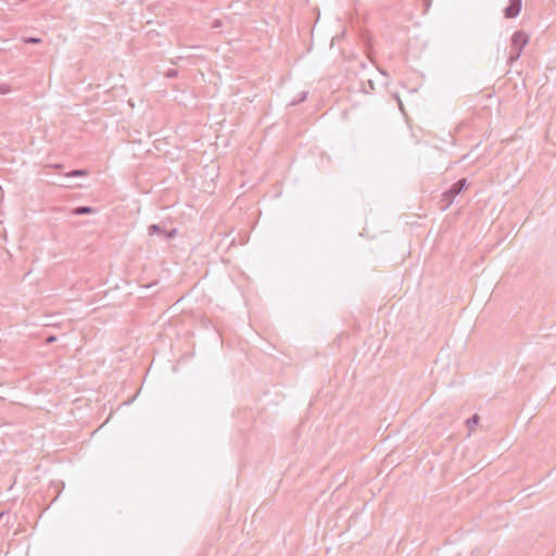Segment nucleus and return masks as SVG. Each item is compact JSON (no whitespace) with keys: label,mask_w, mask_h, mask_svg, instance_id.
Segmentation results:
<instances>
[{"label":"nucleus","mask_w":556,"mask_h":556,"mask_svg":"<svg viewBox=\"0 0 556 556\" xmlns=\"http://www.w3.org/2000/svg\"><path fill=\"white\" fill-rule=\"evenodd\" d=\"M422 4H424V12L427 13L429 11V9L431 8L432 0H422Z\"/></svg>","instance_id":"nucleus-14"},{"label":"nucleus","mask_w":556,"mask_h":556,"mask_svg":"<svg viewBox=\"0 0 556 556\" xmlns=\"http://www.w3.org/2000/svg\"><path fill=\"white\" fill-rule=\"evenodd\" d=\"M522 8V0H509L508 5L504 9V16L506 18L517 17Z\"/></svg>","instance_id":"nucleus-3"},{"label":"nucleus","mask_w":556,"mask_h":556,"mask_svg":"<svg viewBox=\"0 0 556 556\" xmlns=\"http://www.w3.org/2000/svg\"><path fill=\"white\" fill-rule=\"evenodd\" d=\"M307 94L308 92L307 91H302L300 92L291 102H290V105L294 106V105H298L302 102H304L307 98Z\"/></svg>","instance_id":"nucleus-7"},{"label":"nucleus","mask_w":556,"mask_h":556,"mask_svg":"<svg viewBox=\"0 0 556 556\" xmlns=\"http://www.w3.org/2000/svg\"><path fill=\"white\" fill-rule=\"evenodd\" d=\"M466 178H462L453 184L446 191L441 195V200L438 202L441 211L447 210L454 202L455 198L464 190L468 188Z\"/></svg>","instance_id":"nucleus-1"},{"label":"nucleus","mask_w":556,"mask_h":556,"mask_svg":"<svg viewBox=\"0 0 556 556\" xmlns=\"http://www.w3.org/2000/svg\"><path fill=\"white\" fill-rule=\"evenodd\" d=\"M96 210L91 206H76L71 211L72 215L79 216V215H87L94 213Z\"/></svg>","instance_id":"nucleus-4"},{"label":"nucleus","mask_w":556,"mask_h":556,"mask_svg":"<svg viewBox=\"0 0 556 556\" xmlns=\"http://www.w3.org/2000/svg\"><path fill=\"white\" fill-rule=\"evenodd\" d=\"M45 167H51V168H54V169H58V170H62L64 166L61 163H56V164L46 165Z\"/></svg>","instance_id":"nucleus-15"},{"label":"nucleus","mask_w":556,"mask_h":556,"mask_svg":"<svg viewBox=\"0 0 556 556\" xmlns=\"http://www.w3.org/2000/svg\"><path fill=\"white\" fill-rule=\"evenodd\" d=\"M88 175H89V170L85 169V168L73 169V170L64 174V176L72 177V178H75V177H86Z\"/></svg>","instance_id":"nucleus-5"},{"label":"nucleus","mask_w":556,"mask_h":556,"mask_svg":"<svg viewBox=\"0 0 556 556\" xmlns=\"http://www.w3.org/2000/svg\"><path fill=\"white\" fill-rule=\"evenodd\" d=\"M224 25V22L219 18L213 21L211 27L214 29L220 28Z\"/></svg>","instance_id":"nucleus-13"},{"label":"nucleus","mask_w":556,"mask_h":556,"mask_svg":"<svg viewBox=\"0 0 556 556\" xmlns=\"http://www.w3.org/2000/svg\"><path fill=\"white\" fill-rule=\"evenodd\" d=\"M11 92V87L8 84H0V94H7Z\"/></svg>","instance_id":"nucleus-10"},{"label":"nucleus","mask_w":556,"mask_h":556,"mask_svg":"<svg viewBox=\"0 0 556 556\" xmlns=\"http://www.w3.org/2000/svg\"><path fill=\"white\" fill-rule=\"evenodd\" d=\"M160 142H161V143H163V144H166V143H167V141H166V140H163V141H160Z\"/></svg>","instance_id":"nucleus-18"},{"label":"nucleus","mask_w":556,"mask_h":556,"mask_svg":"<svg viewBox=\"0 0 556 556\" xmlns=\"http://www.w3.org/2000/svg\"><path fill=\"white\" fill-rule=\"evenodd\" d=\"M176 232H177L176 229H173L169 231L165 230L163 236L166 240H168V239H173L176 236Z\"/></svg>","instance_id":"nucleus-12"},{"label":"nucleus","mask_w":556,"mask_h":556,"mask_svg":"<svg viewBox=\"0 0 556 556\" xmlns=\"http://www.w3.org/2000/svg\"><path fill=\"white\" fill-rule=\"evenodd\" d=\"M164 232H165V229H163V228H162L160 225H157V224H152V225H150V226L148 227V233H149V236H153V235H155V233H157V235H162V236H163V235H164Z\"/></svg>","instance_id":"nucleus-6"},{"label":"nucleus","mask_w":556,"mask_h":556,"mask_svg":"<svg viewBox=\"0 0 556 556\" xmlns=\"http://www.w3.org/2000/svg\"><path fill=\"white\" fill-rule=\"evenodd\" d=\"M479 420H480V417L477 414H475L470 418H468L466 421L468 429L471 431L473 429V427L478 425Z\"/></svg>","instance_id":"nucleus-8"},{"label":"nucleus","mask_w":556,"mask_h":556,"mask_svg":"<svg viewBox=\"0 0 556 556\" xmlns=\"http://www.w3.org/2000/svg\"><path fill=\"white\" fill-rule=\"evenodd\" d=\"M56 340V337L55 336H49L47 339H46V343H52Z\"/></svg>","instance_id":"nucleus-16"},{"label":"nucleus","mask_w":556,"mask_h":556,"mask_svg":"<svg viewBox=\"0 0 556 556\" xmlns=\"http://www.w3.org/2000/svg\"><path fill=\"white\" fill-rule=\"evenodd\" d=\"M178 76V71L175 70V68H169L166 73H165V77L167 78H175Z\"/></svg>","instance_id":"nucleus-9"},{"label":"nucleus","mask_w":556,"mask_h":556,"mask_svg":"<svg viewBox=\"0 0 556 556\" xmlns=\"http://www.w3.org/2000/svg\"><path fill=\"white\" fill-rule=\"evenodd\" d=\"M24 42L25 43H39V42H41V39L37 38V37H26V38H24Z\"/></svg>","instance_id":"nucleus-11"},{"label":"nucleus","mask_w":556,"mask_h":556,"mask_svg":"<svg viewBox=\"0 0 556 556\" xmlns=\"http://www.w3.org/2000/svg\"><path fill=\"white\" fill-rule=\"evenodd\" d=\"M529 42V35L523 30H516L511 36V51L508 56L507 63L511 65L516 62L522 54V49Z\"/></svg>","instance_id":"nucleus-2"},{"label":"nucleus","mask_w":556,"mask_h":556,"mask_svg":"<svg viewBox=\"0 0 556 556\" xmlns=\"http://www.w3.org/2000/svg\"><path fill=\"white\" fill-rule=\"evenodd\" d=\"M60 187L70 188L71 186H68V185H60Z\"/></svg>","instance_id":"nucleus-17"}]
</instances>
